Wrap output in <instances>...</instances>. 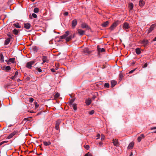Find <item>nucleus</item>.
<instances>
[{
	"instance_id": "nucleus-1",
	"label": "nucleus",
	"mask_w": 156,
	"mask_h": 156,
	"mask_svg": "<svg viewBox=\"0 0 156 156\" xmlns=\"http://www.w3.org/2000/svg\"><path fill=\"white\" fill-rule=\"evenodd\" d=\"M35 62V61H31L28 62L26 64V67L29 69H31L32 65H33Z\"/></svg>"
},
{
	"instance_id": "nucleus-2",
	"label": "nucleus",
	"mask_w": 156,
	"mask_h": 156,
	"mask_svg": "<svg viewBox=\"0 0 156 156\" xmlns=\"http://www.w3.org/2000/svg\"><path fill=\"white\" fill-rule=\"evenodd\" d=\"M69 36H67L66 38V42H68L70 41L72 38H74L75 37V34H70L69 33Z\"/></svg>"
},
{
	"instance_id": "nucleus-3",
	"label": "nucleus",
	"mask_w": 156,
	"mask_h": 156,
	"mask_svg": "<svg viewBox=\"0 0 156 156\" xmlns=\"http://www.w3.org/2000/svg\"><path fill=\"white\" fill-rule=\"evenodd\" d=\"M118 21H115L114 22L112 25H111V26L109 28V29L111 30H113L118 25Z\"/></svg>"
},
{
	"instance_id": "nucleus-4",
	"label": "nucleus",
	"mask_w": 156,
	"mask_h": 156,
	"mask_svg": "<svg viewBox=\"0 0 156 156\" xmlns=\"http://www.w3.org/2000/svg\"><path fill=\"white\" fill-rule=\"evenodd\" d=\"M156 26V24H154L151 25L150 28L147 31V34H149L154 29V27Z\"/></svg>"
},
{
	"instance_id": "nucleus-5",
	"label": "nucleus",
	"mask_w": 156,
	"mask_h": 156,
	"mask_svg": "<svg viewBox=\"0 0 156 156\" xmlns=\"http://www.w3.org/2000/svg\"><path fill=\"white\" fill-rule=\"evenodd\" d=\"M69 35V31H66L65 32V34L63 35L62 36L60 37V39H62L66 38L67 36Z\"/></svg>"
},
{
	"instance_id": "nucleus-6",
	"label": "nucleus",
	"mask_w": 156,
	"mask_h": 156,
	"mask_svg": "<svg viewBox=\"0 0 156 156\" xmlns=\"http://www.w3.org/2000/svg\"><path fill=\"white\" fill-rule=\"evenodd\" d=\"M122 27L124 29L126 30L127 31L128 30H127L130 28L129 24L127 23H123Z\"/></svg>"
},
{
	"instance_id": "nucleus-7",
	"label": "nucleus",
	"mask_w": 156,
	"mask_h": 156,
	"mask_svg": "<svg viewBox=\"0 0 156 156\" xmlns=\"http://www.w3.org/2000/svg\"><path fill=\"white\" fill-rule=\"evenodd\" d=\"M81 27L83 28H85L86 30H90V28L88 26L87 24L85 23H83L81 25Z\"/></svg>"
},
{
	"instance_id": "nucleus-8",
	"label": "nucleus",
	"mask_w": 156,
	"mask_h": 156,
	"mask_svg": "<svg viewBox=\"0 0 156 156\" xmlns=\"http://www.w3.org/2000/svg\"><path fill=\"white\" fill-rule=\"evenodd\" d=\"M97 48L98 52V54L99 55L100 52H103L105 51V50L104 48H100L98 45L97 46Z\"/></svg>"
},
{
	"instance_id": "nucleus-9",
	"label": "nucleus",
	"mask_w": 156,
	"mask_h": 156,
	"mask_svg": "<svg viewBox=\"0 0 156 156\" xmlns=\"http://www.w3.org/2000/svg\"><path fill=\"white\" fill-rule=\"evenodd\" d=\"M77 23V22L76 20L75 19L72 21V26L73 28H74L75 27Z\"/></svg>"
},
{
	"instance_id": "nucleus-10",
	"label": "nucleus",
	"mask_w": 156,
	"mask_h": 156,
	"mask_svg": "<svg viewBox=\"0 0 156 156\" xmlns=\"http://www.w3.org/2000/svg\"><path fill=\"white\" fill-rule=\"evenodd\" d=\"M83 52L86 54H90L92 52V51H89L88 48H86L83 50Z\"/></svg>"
},
{
	"instance_id": "nucleus-11",
	"label": "nucleus",
	"mask_w": 156,
	"mask_h": 156,
	"mask_svg": "<svg viewBox=\"0 0 156 156\" xmlns=\"http://www.w3.org/2000/svg\"><path fill=\"white\" fill-rule=\"evenodd\" d=\"M148 43V40L146 39H144L141 41V44H143L144 46L147 45Z\"/></svg>"
},
{
	"instance_id": "nucleus-12",
	"label": "nucleus",
	"mask_w": 156,
	"mask_h": 156,
	"mask_svg": "<svg viewBox=\"0 0 156 156\" xmlns=\"http://www.w3.org/2000/svg\"><path fill=\"white\" fill-rule=\"evenodd\" d=\"M16 131H14L9 136L7 137V139H10L14 135H15L16 133Z\"/></svg>"
},
{
	"instance_id": "nucleus-13",
	"label": "nucleus",
	"mask_w": 156,
	"mask_h": 156,
	"mask_svg": "<svg viewBox=\"0 0 156 156\" xmlns=\"http://www.w3.org/2000/svg\"><path fill=\"white\" fill-rule=\"evenodd\" d=\"M31 27V25L29 23H24V27L27 29H30Z\"/></svg>"
},
{
	"instance_id": "nucleus-14",
	"label": "nucleus",
	"mask_w": 156,
	"mask_h": 156,
	"mask_svg": "<svg viewBox=\"0 0 156 156\" xmlns=\"http://www.w3.org/2000/svg\"><path fill=\"white\" fill-rule=\"evenodd\" d=\"M43 62L42 63L43 64V63L47 62L48 61L47 57L43 55L42 56V58Z\"/></svg>"
},
{
	"instance_id": "nucleus-15",
	"label": "nucleus",
	"mask_w": 156,
	"mask_h": 156,
	"mask_svg": "<svg viewBox=\"0 0 156 156\" xmlns=\"http://www.w3.org/2000/svg\"><path fill=\"white\" fill-rule=\"evenodd\" d=\"M113 143L114 145L115 146H119V142L118 140L116 139H113Z\"/></svg>"
},
{
	"instance_id": "nucleus-16",
	"label": "nucleus",
	"mask_w": 156,
	"mask_h": 156,
	"mask_svg": "<svg viewBox=\"0 0 156 156\" xmlns=\"http://www.w3.org/2000/svg\"><path fill=\"white\" fill-rule=\"evenodd\" d=\"M60 122L59 121H56L55 128L57 130H58L59 129V126L60 124Z\"/></svg>"
},
{
	"instance_id": "nucleus-17",
	"label": "nucleus",
	"mask_w": 156,
	"mask_h": 156,
	"mask_svg": "<svg viewBox=\"0 0 156 156\" xmlns=\"http://www.w3.org/2000/svg\"><path fill=\"white\" fill-rule=\"evenodd\" d=\"M78 33L81 35H83L84 34V33L85 32V31L81 30V29H78L77 30Z\"/></svg>"
},
{
	"instance_id": "nucleus-18",
	"label": "nucleus",
	"mask_w": 156,
	"mask_h": 156,
	"mask_svg": "<svg viewBox=\"0 0 156 156\" xmlns=\"http://www.w3.org/2000/svg\"><path fill=\"white\" fill-rule=\"evenodd\" d=\"M109 22L108 21H106V22H104L101 25L103 27H106L108 24Z\"/></svg>"
},
{
	"instance_id": "nucleus-19",
	"label": "nucleus",
	"mask_w": 156,
	"mask_h": 156,
	"mask_svg": "<svg viewBox=\"0 0 156 156\" xmlns=\"http://www.w3.org/2000/svg\"><path fill=\"white\" fill-rule=\"evenodd\" d=\"M134 144V143L133 142L130 143L128 147V149H132L133 147Z\"/></svg>"
},
{
	"instance_id": "nucleus-20",
	"label": "nucleus",
	"mask_w": 156,
	"mask_h": 156,
	"mask_svg": "<svg viewBox=\"0 0 156 156\" xmlns=\"http://www.w3.org/2000/svg\"><path fill=\"white\" fill-rule=\"evenodd\" d=\"M117 82L116 81L112 80L111 81V87H114L116 84Z\"/></svg>"
},
{
	"instance_id": "nucleus-21",
	"label": "nucleus",
	"mask_w": 156,
	"mask_h": 156,
	"mask_svg": "<svg viewBox=\"0 0 156 156\" xmlns=\"http://www.w3.org/2000/svg\"><path fill=\"white\" fill-rule=\"evenodd\" d=\"M10 39L9 38H7L5 41L4 44L6 45H8L10 41Z\"/></svg>"
},
{
	"instance_id": "nucleus-22",
	"label": "nucleus",
	"mask_w": 156,
	"mask_h": 156,
	"mask_svg": "<svg viewBox=\"0 0 156 156\" xmlns=\"http://www.w3.org/2000/svg\"><path fill=\"white\" fill-rule=\"evenodd\" d=\"M144 5V2L143 0H140L139 2V5L141 7H143Z\"/></svg>"
},
{
	"instance_id": "nucleus-23",
	"label": "nucleus",
	"mask_w": 156,
	"mask_h": 156,
	"mask_svg": "<svg viewBox=\"0 0 156 156\" xmlns=\"http://www.w3.org/2000/svg\"><path fill=\"white\" fill-rule=\"evenodd\" d=\"M3 68H4V67ZM5 71L7 72L9 71L11 69V68H10V66H9L5 67Z\"/></svg>"
},
{
	"instance_id": "nucleus-24",
	"label": "nucleus",
	"mask_w": 156,
	"mask_h": 156,
	"mask_svg": "<svg viewBox=\"0 0 156 156\" xmlns=\"http://www.w3.org/2000/svg\"><path fill=\"white\" fill-rule=\"evenodd\" d=\"M133 4L132 3H130L129 5V10H131L133 9Z\"/></svg>"
},
{
	"instance_id": "nucleus-25",
	"label": "nucleus",
	"mask_w": 156,
	"mask_h": 156,
	"mask_svg": "<svg viewBox=\"0 0 156 156\" xmlns=\"http://www.w3.org/2000/svg\"><path fill=\"white\" fill-rule=\"evenodd\" d=\"M136 53L138 54L139 55L141 53L140 49V48H137L135 50Z\"/></svg>"
},
{
	"instance_id": "nucleus-26",
	"label": "nucleus",
	"mask_w": 156,
	"mask_h": 156,
	"mask_svg": "<svg viewBox=\"0 0 156 156\" xmlns=\"http://www.w3.org/2000/svg\"><path fill=\"white\" fill-rule=\"evenodd\" d=\"M91 101L90 99H88L86 100V103L87 105H89L91 103Z\"/></svg>"
},
{
	"instance_id": "nucleus-27",
	"label": "nucleus",
	"mask_w": 156,
	"mask_h": 156,
	"mask_svg": "<svg viewBox=\"0 0 156 156\" xmlns=\"http://www.w3.org/2000/svg\"><path fill=\"white\" fill-rule=\"evenodd\" d=\"M44 144V145L48 146L50 145L51 144V143L50 141L46 142L44 141L43 142Z\"/></svg>"
},
{
	"instance_id": "nucleus-28",
	"label": "nucleus",
	"mask_w": 156,
	"mask_h": 156,
	"mask_svg": "<svg viewBox=\"0 0 156 156\" xmlns=\"http://www.w3.org/2000/svg\"><path fill=\"white\" fill-rule=\"evenodd\" d=\"M7 35L9 37L8 38H9L10 39H12V36H13V35H11L10 33L9 32L7 33Z\"/></svg>"
},
{
	"instance_id": "nucleus-29",
	"label": "nucleus",
	"mask_w": 156,
	"mask_h": 156,
	"mask_svg": "<svg viewBox=\"0 0 156 156\" xmlns=\"http://www.w3.org/2000/svg\"><path fill=\"white\" fill-rule=\"evenodd\" d=\"M0 61L2 62H4V56L2 53H0Z\"/></svg>"
},
{
	"instance_id": "nucleus-30",
	"label": "nucleus",
	"mask_w": 156,
	"mask_h": 156,
	"mask_svg": "<svg viewBox=\"0 0 156 156\" xmlns=\"http://www.w3.org/2000/svg\"><path fill=\"white\" fill-rule=\"evenodd\" d=\"M15 58H10L9 59V61L10 62H11L12 63H15Z\"/></svg>"
},
{
	"instance_id": "nucleus-31",
	"label": "nucleus",
	"mask_w": 156,
	"mask_h": 156,
	"mask_svg": "<svg viewBox=\"0 0 156 156\" xmlns=\"http://www.w3.org/2000/svg\"><path fill=\"white\" fill-rule=\"evenodd\" d=\"M13 26L16 28H20L21 26H20L19 24L18 23H16L13 24Z\"/></svg>"
},
{
	"instance_id": "nucleus-32",
	"label": "nucleus",
	"mask_w": 156,
	"mask_h": 156,
	"mask_svg": "<svg viewBox=\"0 0 156 156\" xmlns=\"http://www.w3.org/2000/svg\"><path fill=\"white\" fill-rule=\"evenodd\" d=\"M13 33L15 35H17L19 33V31L18 30L16 29H14L13 30Z\"/></svg>"
},
{
	"instance_id": "nucleus-33",
	"label": "nucleus",
	"mask_w": 156,
	"mask_h": 156,
	"mask_svg": "<svg viewBox=\"0 0 156 156\" xmlns=\"http://www.w3.org/2000/svg\"><path fill=\"white\" fill-rule=\"evenodd\" d=\"M39 49V48L36 46L34 47L33 48V50L35 52H37L38 50Z\"/></svg>"
},
{
	"instance_id": "nucleus-34",
	"label": "nucleus",
	"mask_w": 156,
	"mask_h": 156,
	"mask_svg": "<svg viewBox=\"0 0 156 156\" xmlns=\"http://www.w3.org/2000/svg\"><path fill=\"white\" fill-rule=\"evenodd\" d=\"M119 80L121 81L123 77V75L122 73H121L119 74Z\"/></svg>"
},
{
	"instance_id": "nucleus-35",
	"label": "nucleus",
	"mask_w": 156,
	"mask_h": 156,
	"mask_svg": "<svg viewBox=\"0 0 156 156\" xmlns=\"http://www.w3.org/2000/svg\"><path fill=\"white\" fill-rule=\"evenodd\" d=\"M74 110H76L77 109L76 105V104H73L72 105Z\"/></svg>"
},
{
	"instance_id": "nucleus-36",
	"label": "nucleus",
	"mask_w": 156,
	"mask_h": 156,
	"mask_svg": "<svg viewBox=\"0 0 156 156\" xmlns=\"http://www.w3.org/2000/svg\"><path fill=\"white\" fill-rule=\"evenodd\" d=\"M39 11V9L37 8H35L34 10V12L35 13H37Z\"/></svg>"
},
{
	"instance_id": "nucleus-37",
	"label": "nucleus",
	"mask_w": 156,
	"mask_h": 156,
	"mask_svg": "<svg viewBox=\"0 0 156 156\" xmlns=\"http://www.w3.org/2000/svg\"><path fill=\"white\" fill-rule=\"evenodd\" d=\"M104 87L106 88H108L109 87V84L107 83H105L104 85Z\"/></svg>"
},
{
	"instance_id": "nucleus-38",
	"label": "nucleus",
	"mask_w": 156,
	"mask_h": 156,
	"mask_svg": "<svg viewBox=\"0 0 156 156\" xmlns=\"http://www.w3.org/2000/svg\"><path fill=\"white\" fill-rule=\"evenodd\" d=\"M94 112V110H92L89 112V113L90 115H92L93 114Z\"/></svg>"
},
{
	"instance_id": "nucleus-39",
	"label": "nucleus",
	"mask_w": 156,
	"mask_h": 156,
	"mask_svg": "<svg viewBox=\"0 0 156 156\" xmlns=\"http://www.w3.org/2000/svg\"><path fill=\"white\" fill-rule=\"evenodd\" d=\"M75 99L74 98H72L70 101V104H72L73 103Z\"/></svg>"
},
{
	"instance_id": "nucleus-40",
	"label": "nucleus",
	"mask_w": 156,
	"mask_h": 156,
	"mask_svg": "<svg viewBox=\"0 0 156 156\" xmlns=\"http://www.w3.org/2000/svg\"><path fill=\"white\" fill-rule=\"evenodd\" d=\"M59 94L58 93H57L55 95V98H57L59 96Z\"/></svg>"
},
{
	"instance_id": "nucleus-41",
	"label": "nucleus",
	"mask_w": 156,
	"mask_h": 156,
	"mask_svg": "<svg viewBox=\"0 0 156 156\" xmlns=\"http://www.w3.org/2000/svg\"><path fill=\"white\" fill-rule=\"evenodd\" d=\"M84 156H92V155L90 153L88 152Z\"/></svg>"
},
{
	"instance_id": "nucleus-42",
	"label": "nucleus",
	"mask_w": 156,
	"mask_h": 156,
	"mask_svg": "<svg viewBox=\"0 0 156 156\" xmlns=\"http://www.w3.org/2000/svg\"><path fill=\"white\" fill-rule=\"evenodd\" d=\"M142 139V137L141 136H139L137 138V140L138 142H140Z\"/></svg>"
},
{
	"instance_id": "nucleus-43",
	"label": "nucleus",
	"mask_w": 156,
	"mask_h": 156,
	"mask_svg": "<svg viewBox=\"0 0 156 156\" xmlns=\"http://www.w3.org/2000/svg\"><path fill=\"white\" fill-rule=\"evenodd\" d=\"M32 16L34 18H36L37 17V15L36 14H35V13H33L32 14Z\"/></svg>"
},
{
	"instance_id": "nucleus-44",
	"label": "nucleus",
	"mask_w": 156,
	"mask_h": 156,
	"mask_svg": "<svg viewBox=\"0 0 156 156\" xmlns=\"http://www.w3.org/2000/svg\"><path fill=\"white\" fill-rule=\"evenodd\" d=\"M68 12H65L64 13L63 15L65 16H67L68 15Z\"/></svg>"
},
{
	"instance_id": "nucleus-45",
	"label": "nucleus",
	"mask_w": 156,
	"mask_h": 156,
	"mask_svg": "<svg viewBox=\"0 0 156 156\" xmlns=\"http://www.w3.org/2000/svg\"><path fill=\"white\" fill-rule=\"evenodd\" d=\"M36 70H37L39 72H42V70L40 68H37L36 69Z\"/></svg>"
},
{
	"instance_id": "nucleus-46",
	"label": "nucleus",
	"mask_w": 156,
	"mask_h": 156,
	"mask_svg": "<svg viewBox=\"0 0 156 156\" xmlns=\"http://www.w3.org/2000/svg\"><path fill=\"white\" fill-rule=\"evenodd\" d=\"M34 105H35V107L36 108H37L38 107L39 105H38L37 104V102H34Z\"/></svg>"
},
{
	"instance_id": "nucleus-47",
	"label": "nucleus",
	"mask_w": 156,
	"mask_h": 156,
	"mask_svg": "<svg viewBox=\"0 0 156 156\" xmlns=\"http://www.w3.org/2000/svg\"><path fill=\"white\" fill-rule=\"evenodd\" d=\"M34 100V99L33 98H31L29 99V101L30 102H32Z\"/></svg>"
},
{
	"instance_id": "nucleus-48",
	"label": "nucleus",
	"mask_w": 156,
	"mask_h": 156,
	"mask_svg": "<svg viewBox=\"0 0 156 156\" xmlns=\"http://www.w3.org/2000/svg\"><path fill=\"white\" fill-rule=\"evenodd\" d=\"M101 140H104L105 138V136L103 134H101Z\"/></svg>"
},
{
	"instance_id": "nucleus-49",
	"label": "nucleus",
	"mask_w": 156,
	"mask_h": 156,
	"mask_svg": "<svg viewBox=\"0 0 156 156\" xmlns=\"http://www.w3.org/2000/svg\"><path fill=\"white\" fill-rule=\"evenodd\" d=\"M136 69H135L133 70H132L130 71L129 73V74H131Z\"/></svg>"
},
{
	"instance_id": "nucleus-50",
	"label": "nucleus",
	"mask_w": 156,
	"mask_h": 156,
	"mask_svg": "<svg viewBox=\"0 0 156 156\" xmlns=\"http://www.w3.org/2000/svg\"><path fill=\"white\" fill-rule=\"evenodd\" d=\"M16 78V77L14 76H12L11 77V79L12 80H14Z\"/></svg>"
},
{
	"instance_id": "nucleus-51",
	"label": "nucleus",
	"mask_w": 156,
	"mask_h": 156,
	"mask_svg": "<svg viewBox=\"0 0 156 156\" xmlns=\"http://www.w3.org/2000/svg\"><path fill=\"white\" fill-rule=\"evenodd\" d=\"M26 78L27 80H28V81L29 80H30V76H27V77H26Z\"/></svg>"
},
{
	"instance_id": "nucleus-52",
	"label": "nucleus",
	"mask_w": 156,
	"mask_h": 156,
	"mask_svg": "<svg viewBox=\"0 0 156 156\" xmlns=\"http://www.w3.org/2000/svg\"><path fill=\"white\" fill-rule=\"evenodd\" d=\"M85 148L87 150L89 148V146L88 145H86L85 147Z\"/></svg>"
},
{
	"instance_id": "nucleus-53",
	"label": "nucleus",
	"mask_w": 156,
	"mask_h": 156,
	"mask_svg": "<svg viewBox=\"0 0 156 156\" xmlns=\"http://www.w3.org/2000/svg\"><path fill=\"white\" fill-rule=\"evenodd\" d=\"M147 63H145L143 66V68H145L146 67H147Z\"/></svg>"
},
{
	"instance_id": "nucleus-54",
	"label": "nucleus",
	"mask_w": 156,
	"mask_h": 156,
	"mask_svg": "<svg viewBox=\"0 0 156 156\" xmlns=\"http://www.w3.org/2000/svg\"><path fill=\"white\" fill-rule=\"evenodd\" d=\"M37 151L36 150L34 149V150H32L30 152V153L31 152H33L35 153V152H36Z\"/></svg>"
},
{
	"instance_id": "nucleus-55",
	"label": "nucleus",
	"mask_w": 156,
	"mask_h": 156,
	"mask_svg": "<svg viewBox=\"0 0 156 156\" xmlns=\"http://www.w3.org/2000/svg\"><path fill=\"white\" fill-rule=\"evenodd\" d=\"M18 74V72L17 71H16L15 72V75H14V76H15L16 77V76H17Z\"/></svg>"
},
{
	"instance_id": "nucleus-56",
	"label": "nucleus",
	"mask_w": 156,
	"mask_h": 156,
	"mask_svg": "<svg viewBox=\"0 0 156 156\" xmlns=\"http://www.w3.org/2000/svg\"><path fill=\"white\" fill-rule=\"evenodd\" d=\"M51 71L52 72H55V69L53 68L51 69Z\"/></svg>"
},
{
	"instance_id": "nucleus-57",
	"label": "nucleus",
	"mask_w": 156,
	"mask_h": 156,
	"mask_svg": "<svg viewBox=\"0 0 156 156\" xmlns=\"http://www.w3.org/2000/svg\"><path fill=\"white\" fill-rule=\"evenodd\" d=\"M155 129H156V127H152L151 128V130Z\"/></svg>"
},
{
	"instance_id": "nucleus-58",
	"label": "nucleus",
	"mask_w": 156,
	"mask_h": 156,
	"mask_svg": "<svg viewBox=\"0 0 156 156\" xmlns=\"http://www.w3.org/2000/svg\"><path fill=\"white\" fill-rule=\"evenodd\" d=\"M5 61L7 62V64L8 65H9L10 64V62L9 60H5Z\"/></svg>"
},
{
	"instance_id": "nucleus-59",
	"label": "nucleus",
	"mask_w": 156,
	"mask_h": 156,
	"mask_svg": "<svg viewBox=\"0 0 156 156\" xmlns=\"http://www.w3.org/2000/svg\"><path fill=\"white\" fill-rule=\"evenodd\" d=\"M98 144H99V145L101 147V146H102V143L101 142H99V143H98Z\"/></svg>"
},
{
	"instance_id": "nucleus-60",
	"label": "nucleus",
	"mask_w": 156,
	"mask_h": 156,
	"mask_svg": "<svg viewBox=\"0 0 156 156\" xmlns=\"http://www.w3.org/2000/svg\"><path fill=\"white\" fill-rule=\"evenodd\" d=\"M141 137H142L143 138H144L145 137L144 135L143 134H142L141 135Z\"/></svg>"
},
{
	"instance_id": "nucleus-61",
	"label": "nucleus",
	"mask_w": 156,
	"mask_h": 156,
	"mask_svg": "<svg viewBox=\"0 0 156 156\" xmlns=\"http://www.w3.org/2000/svg\"><path fill=\"white\" fill-rule=\"evenodd\" d=\"M100 136H100V134H97V137H98L99 138V137H100Z\"/></svg>"
},
{
	"instance_id": "nucleus-62",
	"label": "nucleus",
	"mask_w": 156,
	"mask_h": 156,
	"mask_svg": "<svg viewBox=\"0 0 156 156\" xmlns=\"http://www.w3.org/2000/svg\"><path fill=\"white\" fill-rule=\"evenodd\" d=\"M153 41H156V37H155L153 39Z\"/></svg>"
},
{
	"instance_id": "nucleus-63",
	"label": "nucleus",
	"mask_w": 156,
	"mask_h": 156,
	"mask_svg": "<svg viewBox=\"0 0 156 156\" xmlns=\"http://www.w3.org/2000/svg\"><path fill=\"white\" fill-rule=\"evenodd\" d=\"M4 144V142H2L0 143V144L1 145H2V144Z\"/></svg>"
},
{
	"instance_id": "nucleus-64",
	"label": "nucleus",
	"mask_w": 156,
	"mask_h": 156,
	"mask_svg": "<svg viewBox=\"0 0 156 156\" xmlns=\"http://www.w3.org/2000/svg\"><path fill=\"white\" fill-rule=\"evenodd\" d=\"M3 142H4V143H7L8 142V141H2Z\"/></svg>"
}]
</instances>
